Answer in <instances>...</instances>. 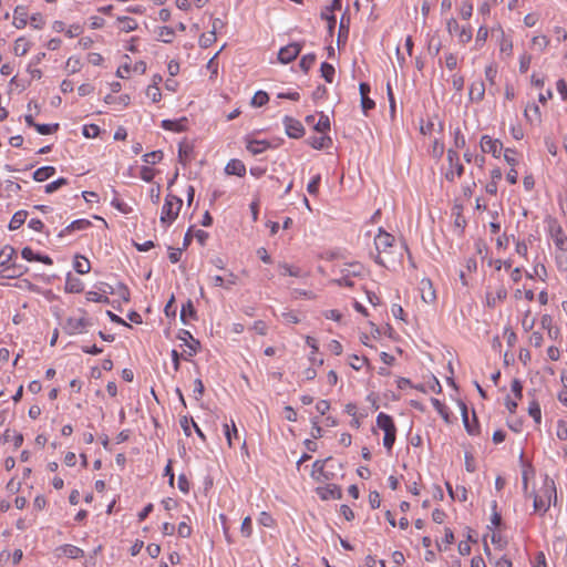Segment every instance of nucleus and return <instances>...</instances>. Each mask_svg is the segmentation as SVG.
<instances>
[{
    "label": "nucleus",
    "instance_id": "obj_55",
    "mask_svg": "<svg viewBox=\"0 0 567 567\" xmlns=\"http://www.w3.org/2000/svg\"><path fill=\"white\" fill-rule=\"evenodd\" d=\"M516 152L513 148L504 150V159L511 167H515L517 165Z\"/></svg>",
    "mask_w": 567,
    "mask_h": 567
},
{
    "label": "nucleus",
    "instance_id": "obj_52",
    "mask_svg": "<svg viewBox=\"0 0 567 567\" xmlns=\"http://www.w3.org/2000/svg\"><path fill=\"white\" fill-rule=\"evenodd\" d=\"M240 533L244 537H250L252 534V524L251 518L249 516L245 517L243 519L241 526H240Z\"/></svg>",
    "mask_w": 567,
    "mask_h": 567
},
{
    "label": "nucleus",
    "instance_id": "obj_15",
    "mask_svg": "<svg viewBox=\"0 0 567 567\" xmlns=\"http://www.w3.org/2000/svg\"><path fill=\"white\" fill-rule=\"evenodd\" d=\"M284 125L286 134L291 138H299L303 135L305 128L300 121L295 120L290 116H285Z\"/></svg>",
    "mask_w": 567,
    "mask_h": 567
},
{
    "label": "nucleus",
    "instance_id": "obj_28",
    "mask_svg": "<svg viewBox=\"0 0 567 567\" xmlns=\"http://www.w3.org/2000/svg\"><path fill=\"white\" fill-rule=\"evenodd\" d=\"M55 167L53 166H42L34 171L33 179L35 182H44L51 178L55 174Z\"/></svg>",
    "mask_w": 567,
    "mask_h": 567
},
{
    "label": "nucleus",
    "instance_id": "obj_2",
    "mask_svg": "<svg viewBox=\"0 0 567 567\" xmlns=\"http://www.w3.org/2000/svg\"><path fill=\"white\" fill-rule=\"evenodd\" d=\"M532 496L534 512L544 515L557 499L555 482L546 475L542 486Z\"/></svg>",
    "mask_w": 567,
    "mask_h": 567
},
{
    "label": "nucleus",
    "instance_id": "obj_20",
    "mask_svg": "<svg viewBox=\"0 0 567 567\" xmlns=\"http://www.w3.org/2000/svg\"><path fill=\"white\" fill-rule=\"evenodd\" d=\"M29 22L28 9L24 6H17L13 10V21L12 24L21 30L25 28Z\"/></svg>",
    "mask_w": 567,
    "mask_h": 567
},
{
    "label": "nucleus",
    "instance_id": "obj_56",
    "mask_svg": "<svg viewBox=\"0 0 567 567\" xmlns=\"http://www.w3.org/2000/svg\"><path fill=\"white\" fill-rule=\"evenodd\" d=\"M83 135L85 137H96L100 134V127L95 124H89L83 126Z\"/></svg>",
    "mask_w": 567,
    "mask_h": 567
},
{
    "label": "nucleus",
    "instance_id": "obj_61",
    "mask_svg": "<svg viewBox=\"0 0 567 567\" xmlns=\"http://www.w3.org/2000/svg\"><path fill=\"white\" fill-rule=\"evenodd\" d=\"M367 362V360L362 357H359V355H351L350 357V361H349V364L357 371L361 370L364 365V363Z\"/></svg>",
    "mask_w": 567,
    "mask_h": 567
},
{
    "label": "nucleus",
    "instance_id": "obj_54",
    "mask_svg": "<svg viewBox=\"0 0 567 567\" xmlns=\"http://www.w3.org/2000/svg\"><path fill=\"white\" fill-rule=\"evenodd\" d=\"M21 256L27 261H39L40 254L34 252L30 247H24L21 251Z\"/></svg>",
    "mask_w": 567,
    "mask_h": 567
},
{
    "label": "nucleus",
    "instance_id": "obj_62",
    "mask_svg": "<svg viewBox=\"0 0 567 567\" xmlns=\"http://www.w3.org/2000/svg\"><path fill=\"white\" fill-rule=\"evenodd\" d=\"M284 321L288 324H297L300 319L295 311H285L281 313Z\"/></svg>",
    "mask_w": 567,
    "mask_h": 567
},
{
    "label": "nucleus",
    "instance_id": "obj_27",
    "mask_svg": "<svg viewBox=\"0 0 567 567\" xmlns=\"http://www.w3.org/2000/svg\"><path fill=\"white\" fill-rule=\"evenodd\" d=\"M498 43L501 53L511 56L513 53V41L512 38L507 35L503 30H499Z\"/></svg>",
    "mask_w": 567,
    "mask_h": 567
},
{
    "label": "nucleus",
    "instance_id": "obj_34",
    "mask_svg": "<svg viewBox=\"0 0 567 567\" xmlns=\"http://www.w3.org/2000/svg\"><path fill=\"white\" fill-rule=\"evenodd\" d=\"M527 277L530 279L538 278L542 281H545L547 278V270L544 264L536 262L533 267V272H528Z\"/></svg>",
    "mask_w": 567,
    "mask_h": 567
},
{
    "label": "nucleus",
    "instance_id": "obj_17",
    "mask_svg": "<svg viewBox=\"0 0 567 567\" xmlns=\"http://www.w3.org/2000/svg\"><path fill=\"white\" fill-rule=\"evenodd\" d=\"M330 458L316 461L312 464L311 477L317 482H324L332 478V475L326 471V464Z\"/></svg>",
    "mask_w": 567,
    "mask_h": 567
},
{
    "label": "nucleus",
    "instance_id": "obj_51",
    "mask_svg": "<svg viewBox=\"0 0 567 567\" xmlns=\"http://www.w3.org/2000/svg\"><path fill=\"white\" fill-rule=\"evenodd\" d=\"M146 96L154 103L158 102L162 97L159 87L155 85H148L146 89Z\"/></svg>",
    "mask_w": 567,
    "mask_h": 567
},
{
    "label": "nucleus",
    "instance_id": "obj_24",
    "mask_svg": "<svg viewBox=\"0 0 567 567\" xmlns=\"http://www.w3.org/2000/svg\"><path fill=\"white\" fill-rule=\"evenodd\" d=\"M109 291L105 287L101 288L100 290H91L87 291L85 297L86 300L90 302H97V303H109L110 299L107 297Z\"/></svg>",
    "mask_w": 567,
    "mask_h": 567
},
{
    "label": "nucleus",
    "instance_id": "obj_48",
    "mask_svg": "<svg viewBox=\"0 0 567 567\" xmlns=\"http://www.w3.org/2000/svg\"><path fill=\"white\" fill-rule=\"evenodd\" d=\"M306 343H307L308 347L311 348V353L309 355V360L312 363L317 362L316 354H317V352L319 350L317 340L315 338H312V337L307 336L306 337Z\"/></svg>",
    "mask_w": 567,
    "mask_h": 567
},
{
    "label": "nucleus",
    "instance_id": "obj_59",
    "mask_svg": "<svg viewBox=\"0 0 567 567\" xmlns=\"http://www.w3.org/2000/svg\"><path fill=\"white\" fill-rule=\"evenodd\" d=\"M454 146L456 150L463 148L465 146V136L462 134L460 128L454 130Z\"/></svg>",
    "mask_w": 567,
    "mask_h": 567
},
{
    "label": "nucleus",
    "instance_id": "obj_33",
    "mask_svg": "<svg viewBox=\"0 0 567 567\" xmlns=\"http://www.w3.org/2000/svg\"><path fill=\"white\" fill-rule=\"evenodd\" d=\"M27 212L25 210H19L17 213H14V215L12 216L10 223H9V228L11 230H16L18 228H20L25 219H27Z\"/></svg>",
    "mask_w": 567,
    "mask_h": 567
},
{
    "label": "nucleus",
    "instance_id": "obj_23",
    "mask_svg": "<svg viewBox=\"0 0 567 567\" xmlns=\"http://www.w3.org/2000/svg\"><path fill=\"white\" fill-rule=\"evenodd\" d=\"M315 116L309 115L306 117L308 124H313V127L319 133H324L330 130V121L328 115L321 113L319 120L315 123Z\"/></svg>",
    "mask_w": 567,
    "mask_h": 567
},
{
    "label": "nucleus",
    "instance_id": "obj_60",
    "mask_svg": "<svg viewBox=\"0 0 567 567\" xmlns=\"http://www.w3.org/2000/svg\"><path fill=\"white\" fill-rule=\"evenodd\" d=\"M140 176L144 182L150 183L153 181L155 172L150 166H143L140 172Z\"/></svg>",
    "mask_w": 567,
    "mask_h": 567
},
{
    "label": "nucleus",
    "instance_id": "obj_4",
    "mask_svg": "<svg viewBox=\"0 0 567 567\" xmlns=\"http://www.w3.org/2000/svg\"><path fill=\"white\" fill-rule=\"evenodd\" d=\"M377 426L384 432L383 446L390 453L396 437V427L392 417L384 412H380L377 416Z\"/></svg>",
    "mask_w": 567,
    "mask_h": 567
},
{
    "label": "nucleus",
    "instance_id": "obj_38",
    "mask_svg": "<svg viewBox=\"0 0 567 567\" xmlns=\"http://www.w3.org/2000/svg\"><path fill=\"white\" fill-rule=\"evenodd\" d=\"M82 68V62L79 56H70L65 63V69L70 74L78 73Z\"/></svg>",
    "mask_w": 567,
    "mask_h": 567
},
{
    "label": "nucleus",
    "instance_id": "obj_39",
    "mask_svg": "<svg viewBox=\"0 0 567 567\" xmlns=\"http://www.w3.org/2000/svg\"><path fill=\"white\" fill-rule=\"evenodd\" d=\"M163 159L162 151H153L143 155V162L147 165H155Z\"/></svg>",
    "mask_w": 567,
    "mask_h": 567
},
{
    "label": "nucleus",
    "instance_id": "obj_42",
    "mask_svg": "<svg viewBox=\"0 0 567 567\" xmlns=\"http://www.w3.org/2000/svg\"><path fill=\"white\" fill-rule=\"evenodd\" d=\"M66 184H68V179L64 177H60V178L47 184L44 186V192L47 194H52Z\"/></svg>",
    "mask_w": 567,
    "mask_h": 567
},
{
    "label": "nucleus",
    "instance_id": "obj_30",
    "mask_svg": "<svg viewBox=\"0 0 567 567\" xmlns=\"http://www.w3.org/2000/svg\"><path fill=\"white\" fill-rule=\"evenodd\" d=\"M30 47V42L24 37H20L14 41L13 53L18 56H23L28 53Z\"/></svg>",
    "mask_w": 567,
    "mask_h": 567
},
{
    "label": "nucleus",
    "instance_id": "obj_57",
    "mask_svg": "<svg viewBox=\"0 0 567 567\" xmlns=\"http://www.w3.org/2000/svg\"><path fill=\"white\" fill-rule=\"evenodd\" d=\"M194 317L195 310L190 301H187V303L183 305L181 310V319L186 323V317Z\"/></svg>",
    "mask_w": 567,
    "mask_h": 567
},
{
    "label": "nucleus",
    "instance_id": "obj_40",
    "mask_svg": "<svg viewBox=\"0 0 567 567\" xmlns=\"http://www.w3.org/2000/svg\"><path fill=\"white\" fill-rule=\"evenodd\" d=\"M528 414L534 419L535 423L539 424L542 421V411L537 401L533 400L528 405Z\"/></svg>",
    "mask_w": 567,
    "mask_h": 567
},
{
    "label": "nucleus",
    "instance_id": "obj_9",
    "mask_svg": "<svg viewBox=\"0 0 567 567\" xmlns=\"http://www.w3.org/2000/svg\"><path fill=\"white\" fill-rule=\"evenodd\" d=\"M507 297V289L503 284L495 287L489 286L486 290L485 303L489 308H495L502 303Z\"/></svg>",
    "mask_w": 567,
    "mask_h": 567
},
{
    "label": "nucleus",
    "instance_id": "obj_7",
    "mask_svg": "<svg viewBox=\"0 0 567 567\" xmlns=\"http://www.w3.org/2000/svg\"><path fill=\"white\" fill-rule=\"evenodd\" d=\"M362 272H363V266L359 262L344 265L340 269L341 277L338 278L336 281L338 282L339 286L352 287L353 278L361 276Z\"/></svg>",
    "mask_w": 567,
    "mask_h": 567
},
{
    "label": "nucleus",
    "instance_id": "obj_19",
    "mask_svg": "<svg viewBox=\"0 0 567 567\" xmlns=\"http://www.w3.org/2000/svg\"><path fill=\"white\" fill-rule=\"evenodd\" d=\"M55 555L58 557L65 556L71 559H78V558H81L84 556V551L74 545L65 544V545L59 546L55 549Z\"/></svg>",
    "mask_w": 567,
    "mask_h": 567
},
{
    "label": "nucleus",
    "instance_id": "obj_36",
    "mask_svg": "<svg viewBox=\"0 0 567 567\" xmlns=\"http://www.w3.org/2000/svg\"><path fill=\"white\" fill-rule=\"evenodd\" d=\"M268 147L269 143L266 141H250L247 144V150L254 155L265 152Z\"/></svg>",
    "mask_w": 567,
    "mask_h": 567
},
{
    "label": "nucleus",
    "instance_id": "obj_6",
    "mask_svg": "<svg viewBox=\"0 0 567 567\" xmlns=\"http://www.w3.org/2000/svg\"><path fill=\"white\" fill-rule=\"evenodd\" d=\"M547 230L549 234V237L554 241L556 248L560 250L561 252L567 251V236L564 234L561 226L559 223L554 219L549 218L547 220Z\"/></svg>",
    "mask_w": 567,
    "mask_h": 567
},
{
    "label": "nucleus",
    "instance_id": "obj_11",
    "mask_svg": "<svg viewBox=\"0 0 567 567\" xmlns=\"http://www.w3.org/2000/svg\"><path fill=\"white\" fill-rule=\"evenodd\" d=\"M420 293L423 302L433 305L436 301V291L434 289L433 282L429 278H423L420 281Z\"/></svg>",
    "mask_w": 567,
    "mask_h": 567
},
{
    "label": "nucleus",
    "instance_id": "obj_1",
    "mask_svg": "<svg viewBox=\"0 0 567 567\" xmlns=\"http://www.w3.org/2000/svg\"><path fill=\"white\" fill-rule=\"evenodd\" d=\"M374 246L377 250L375 262L386 268L396 262L400 264L402 252L406 249L404 245L396 247L394 245V237L382 228H379L374 237Z\"/></svg>",
    "mask_w": 567,
    "mask_h": 567
},
{
    "label": "nucleus",
    "instance_id": "obj_18",
    "mask_svg": "<svg viewBox=\"0 0 567 567\" xmlns=\"http://www.w3.org/2000/svg\"><path fill=\"white\" fill-rule=\"evenodd\" d=\"M188 120L186 117H179L175 120H163L161 126L165 131L174 133H181L187 130Z\"/></svg>",
    "mask_w": 567,
    "mask_h": 567
},
{
    "label": "nucleus",
    "instance_id": "obj_43",
    "mask_svg": "<svg viewBox=\"0 0 567 567\" xmlns=\"http://www.w3.org/2000/svg\"><path fill=\"white\" fill-rule=\"evenodd\" d=\"M269 101V96L264 91H258L251 99V105L255 107H260L265 105Z\"/></svg>",
    "mask_w": 567,
    "mask_h": 567
},
{
    "label": "nucleus",
    "instance_id": "obj_16",
    "mask_svg": "<svg viewBox=\"0 0 567 567\" xmlns=\"http://www.w3.org/2000/svg\"><path fill=\"white\" fill-rule=\"evenodd\" d=\"M238 277L233 272L228 271L226 276H212L210 284L214 287H221L225 289H230L233 286L237 284Z\"/></svg>",
    "mask_w": 567,
    "mask_h": 567
},
{
    "label": "nucleus",
    "instance_id": "obj_64",
    "mask_svg": "<svg viewBox=\"0 0 567 567\" xmlns=\"http://www.w3.org/2000/svg\"><path fill=\"white\" fill-rule=\"evenodd\" d=\"M556 90L560 94L563 101H567V83L565 80L559 79L556 82Z\"/></svg>",
    "mask_w": 567,
    "mask_h": 567
},
{
    "label": "nucleus",
    "instance_id": "obj_37",
    "mask_svg": "<svg viewBox=\"0 0 567 567\" xmlns=\"http://www.w3.org/2000/svg\"><path fill=\"white\" fill-rule=\"evenodd\" d=\"M548 44H549V39H548V37L544 35V34L535 35L532 39V48L535 50H538L540 52L545 51L546 48L548 47Z\"/></svg>",
    "mask_w": 567,
    "mask_h": 567
},
{
    "label": "nucleus",
    "instance_id": "obj_21",
    "mask_svg": "<svg viewBox=\"0 0 567 567\" xmlns=\"http://www.w3.org/2000/svg\"><path fill=\"white\" fill-rule=\"evenodd\" d=\"M225 173L243 177L246 174V166L240 159L233 158L226 164Z\"/></svg>",
    "mask_w": 567,
    "mask_h": 567
},
{
    "label": "nucleus",
    "instance_id": "obj_29",
    "mask_svg": "<svg viewBox=\"0 0 567 567\" xmlns=\"http://www.w3.org/2000/svg\"><path fill=\"white\" fill-rule=\"evenodd\" d=\"M116 21L120 24V30L123 32L135 31L138 27L137 21L131 17H117Z\"/></svg>",
    "mask_w": 567,
    "mask_h": 567
},
{
    "label": "nucleus",
    "instance_id": "obj_14",
    "mask_svg": "<svg viewBox=\"0 0 567 567\" xmlns=\"http://www.w3.org/2000/svg\"><path fill=\"white\" fill-rule=\"evenodd\" d=\"M316 493L322 501L339 499L342 496L341 488L336 484L319 486Z\"/></svg>",
    "mask_w": 567,
    "mask_h": 567
},
{
    "label": "nucleus",
    "instance_id": "obj_22",
    "mask_svg": "<svg viewBox=\"0 0 567 567\" xmlns=\"http://www.w3.org/2000/svg\"><path fill=\"white\" fill-rule=\"evenodd\" d=\"M485 84L482 80L473 81L470 85V99L473 102H480L484 99Z\"/></svg>",
    "mask_w": 567,
    "mask_h": 567
},
{
    "label": "nucleus",
    "instance_id": "obj_45",
    "mask_svg": "<svg viewBox=\"0 0 567 567\" xmlns=\"http://www.w3.org/2000/svg\"><path fill=\"white\" fill-rule=\"evenodd\" d=\"M224 434L227 439L228 445H233V437L238 436V431L234 422H231V426L229 424H224Z\"/></svg>",
    "mask_w": 567,
    "mask_h": 567
},
{
    "label": "nucleus",
    "instance_id": "obj_46",
    "mask_svg": "<svg viewBox=\"0 0 567 567\" xmlns=\"http://www.w3.org/2000/svg\"><path fill=\"white\" fill-rule=\"evenodd\" d=\"M316 62V55L312 53L306 54L300 59L299 65L305 71L308 72Z\"/></svg>",
    "mask_w": 567,
    "mask_h": 567
},
{
    "label": "nucleus",
    "instance_id": "obj_31",
    "mask_svg": "<svg viewBox=\"0 0 567 567\" xmlns=\"http://www.w3.org/2000/svg\"><path fill=\"white\" fill-rule=\"evenodd\" d=\"M74 270L80 275H85L90 271L91 265L87 258L83 256H76L73 262Z\"/></svg>",
    "mask_w": 567,
    "mask_h": 567
},
{
    "label": "nucleus",
    "instance_id": "obj_50",
    "mask_svg": "<svg viewBox=\"0 0 567 567\" xmlns=\"http://www.w3.org/2000/svg\"><path fill=\"white\" fill-rule=\"evenodd\" d=\"M454 534L450 528H445L444 538L442 539V544H439L440 550H446L447 547L453 544Z\"/></svg>",
    "mask_w": 567,
    "mask_h": 567
},
{
    "label": "nucleus",
    "instance_id": "obj_25",
    "mask_svg": "<svg viewBox=\"0 0 567 567\" xmlns=\"http://www.w3.org/2000/svg\"><path fill=\"white\" fill-rule=\"evenodd\" d=\"M102 286L107 289L109 293L117 295L123 301L127 302L130 300V290L124 284L118 282L115 287L107 284H102Z\"/></svg>",
    "mask_w": 567,
    "mask_h": 567
},
{
    "label": "nucleus",
    "instance_id": "obj_35",
    "mask_svg": "<svg viewBox=\"0 0 567 567\" xmlns=\"http://www.w3.org/2000/svg\"><path fill=\"white\" fill-rule=\"evenodd\" d=\"M175 37V32L171 27H159L157 30V39L164 43H171Z\"/></svg>",
    "mask_w": 567,
    "mask_h": 567
},
{
    "label": "nucleus",
    "instance_id": "obj_3",
    "mask_svg": "<svg viewBox=\"0 0 567 567\" xmlns=\"http://www.w3.org/2000/svg\"><path fill=\"white\" fill-rule=\"evenodd\" d=\"M183 200L172 194L165 197L164 205L162 207L159 221L164 227H168L177 218L182 208Z\"/></svg>",
    "mask_w": 567,
    "mask_h": 567
},
{
    "label": "nucleus",
    "instance_id": "obj_49",
    "mask_svg": "<svg viewBox=\"0 0 567 567\" xmlns=\"http://www.w3.org/2000/svg\"><path fill=\"white\" fill-rule=\"evenodd\" d=\"M321 182V176L319 174L315 175L311 181L307 185V190L310 195H317L319 192V185Z\"/></svg>",
    "mask_w": 567,
    "mask_h": 567
},
{
    "label": "nucleus",
    "instance_id": "obj_53",
    "mask_svg": "<svg viewBox=\"0 0 567 567\" xmlns=\"http://www.w3.org/2000/svg\"><path fill=\"white\" fill-rule=\"evenodd\" d=\"M330 143V138L327 136H317L310 140V145L316 150H321Z\"/></svg>",
    "mask_w": 567,
    "mask_h": 567
},
{
    "label": "nucleus",
    "instance_id": "obj_32",
    "mask_svg": "<svg viewBox=\"0 0 567 567\" xmlns=\"http://www.w3.org/2000/svg\"><path fill=\"white\" fill-rule=\"evenodd\" d=\"M279 270L282 276H291V277H302V270L293 265H289L287 262L279 264Z\"/></svg>",
    "mask_w": 567,
    "mask_h": 567
},
{
    "label": "nucleus",
    "instance_id": "obj_12",
    "mask_svg": "<svg viewBox=\"0 0 567 567\" xmlns=\"http://www.w3.org/2000/svg\"><path fill=\"white\" fill-rule=\"evenodd\" d=\"M178 339L185 343V355L193 357L198 352L199 342L192 336L189 331L181 330L178 333Z\"/></svg>",
    "mask_w": 567,
    "mask_h": 567
},
{
    "label": "nucleus",
    "instance_id": "obj_13",
    "mask_svg": "<svg viewBox=\"0 0 567 567\" xmlns=\"http://www.w3.org/2000/svg\"><path fill=\"white\" fill-rule=\"evenodd\" d=\"M300 51L301 45L299 43H290L279 50L278 60L284 64H287L293 61L298 56Z\"/></svg>",
    "mask_w": 567,
    "mask_h": 567
},
{
    "label": "nucleus",
    "instance_id": "obj_41",
    "mask_svg": "<svg viewBox=\"0 0 567 567\" xmlns=\"http://www.w3.org/2000/svg\"><path fill=\"white\" fill-rule=\"evenodd\" d=\"M320 71H321L322 78L327 82L332 83L334 73H336L333 65H331L330 63L323 62L321 64Z\"/></svg>",
    "mask_w": 567,
    "mask_h": 567
},
{
    "label": "nucleus",
    "instance_id": "obj_58",
    "mask_svg": "<svg viewBox=\"0 0 567 567\" xmlns=\"http://www.w3.org/2000/svg\"><path fill=\"white\" fill-rule=\"evenodd\" d=\"M258 523L265 527H272L275 525L274 518L267 512L260 513L258 517Z\"/></svg>",
    "mask_w": 567,
    "mask_h": 567
},
{
    "label": "nucleus",
    "instance_id": "obj_44",
    "mask_svg": "<svg viewBox=\"0 0 567 567\" xmlns=\"http://www.w3.org/2000/svg\"><path fill=\"white\" fill-rule=\"evenodd\" d=\"M29 22L33 29L40 30L44 27L45 19L41 13L35 12L29 17Z\"/></svg>",
    "mask_w": 567,
    "mask_h": 567
},
{
    "label": "nucleus",
    "instance_id": "obj_10",
    "mask_svg": "<svg viewBox=\"0 0 567 567\" xmlns=\"http://www.w3.org/2000/svg\"><path fill=\"white\" fill-rule=\"evenodd\" d=\"M480 147L483 153L491 154L495 158H499L502 152L504 151L503 143L499 140L493 138L489 135H483L481 137Z\"/></svg>",
    "mask_w": 567,
    "mask_h": 567
},
{
    "label": "nucleus",
    "instance_id": "obj_5",
    "mask_svg": "<svg viewBox=\"0 0 567 567\" xmlns=\"http://www.w3.org/2000/svg\"><path fill=\"white\" fill-rule=\"evenodd\" d=\"M79 312L80 316H70L62 327L63 331L69 336L85 333L92 326V321L86 312L83 310H79Z\"/></svg>",
    "mask_w": 567,
    "mask_h": 567
},
{
    "label": "nucleus",
    "instance_id": "obj_47",
    "mask_svg": "<svg viewBox=\"0 0 567 567\" xmlns=\"http://www.w3.org/2000/svg\"><path fill=\"white\" fill-rule=\"evenodd\" d=\"M58 124H35L34 128L41 135H49L54 133L58 130Z\"/></svg>",
    "mask_w": 567,
    "mask_h": 567
},
{
    "label": "nucleus",
    "instance_id": "obj_8",
    "mask_svg": "<svg viewBox=\"0 0 567 567\" xmlns=\"http://www.w3.org/2000/svg\"><path fill=\"white\" fill-rule=\"evenodd\" d=\"M447 162L449 167L445 172V178L449 182H454L456 178L463 175L464 166L460 162L457 152L451 148L447 151Z\"/></svg>",
    "mask_w": 567,
    "mask_h": 567
},
{
    "label": "nucleus",
    "instance_id": "obj_63",
    "mask_svg": "<svg viewBox=\"0 0 567 567\" xmlns=\"http://www.w3.org/2000/svg\"><path fill=\"white\" fill-rule=\"evenodd\" d=\"M556 435L561 441H566L567 440V424H566V422H564V421H558L557 422Z\"/></svg>",
    "mask_w": 567,
    "mask_h": 567
},
{
    "label": "nucleus",
    "instance_id": "obj_26",
    "mask_svg": "<svg viewBox=\"0 0 567 567\" xmlns=\"http://www.w3.org/2000/svg\"><path fill=\"white\" fill-rule=\"evenodd\" d=\"M524 116L532 124L540 123V121H542V113H540L539 106L537 104H535V103L528 104L525 107Z\"/></svg>",
    "mask_w": 567,
    "mask_h": 567
}]
</instances>
